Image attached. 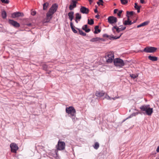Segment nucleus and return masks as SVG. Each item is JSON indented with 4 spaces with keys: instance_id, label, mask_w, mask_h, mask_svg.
Returning <instances> with one entry per match:
<instances>
[{
    "instance_id": "1",
    "label": "nucleus",
    "mask_w": 159,
    "mask_h": 159,
    "mask_svg": "<svg viewBox=\"0 0 159 159\" xmlns=\"http://www.w3.org/2000/svg\"><path fill=\"white\" fill-rule=\"evenodd\" d=\"M58 8V5L57 4H53L49 9L48 11L46 14V22H49L52 19V15L57 11Z\"/></svg>"
},
{
    "instance_id": "2",
    "label": "nucleus",
    "mask_w": 159,
    "mask_h": 159,
    "mask_svg": "<svg viewBox=\"0 0 159 159\" xmlns=\"http://www.w3.org/2000/svg\"><path fill=\"white\" fill-rule=\"evenodd\" d=\"M141 111H144V114L151 116L153 112V108H150V106L148 104H145L141 106L140 107Z\"/></svg>"
},
{
    "instance_id": "3",
    "label": "nucleus",
    "mask_w": 159,
    "mask_h": 159,
    "mask_svg": "<svg viewBox=\"0 0 159 159\" xmlns=\"http://www.w3.org/2000/svg\"><path fill=\"white\" fill-rule=\"evenodd\" d=\"M114 64L115 66L122 67L124 66L125 63L123 61L120 59L117 58L114 60Z\"/></svg>"
},
{
    "instance_id": "4",
    "label": "nucleus",
    "mask_w": 159,
    "mask_h": 159,
    "mask_svg": "<svg viewBox=\"0 0 159 159\" xmlns=\"http://www.w3.org/2000/svg\"><path fill=\"white\" fill-rule=\"evenodd\" d=\"M66 111L67 113L68 114H70L69 116H73L76 115L75 110L74 109V107L72 106L67 107L66 108Z\"/></svg>"
},
{
    "instance_id": "5",
    "label": "nucleus",
    "mask_w": 159,
    "mask_h": 159,
    "mask_svg": "<svg viewBox=\"0 0 159 159\" xmlns=\"http://www.w3.org/2000/svg\"><path fill=\"white\" fill-rule=\"evenodd\" d=\"M105 57L107 63H111L114 60V53L112 52H109L107 53Z\"/></svg>"
},
{
    "instance_id": "6",
    "label": "nucleus",
    "mask_w": 159,
    "mask_h": 159,
    "mask_svg": "<svg viewBox=\"0 0 159 159\" xmlns=\"http://www.w3.org/2000/svg\"><path fill=\"white\" fill-rule=\"evenodd\" d=\"M157 48L154 47H146L143 50V51L147 53H153L156 51Z\"/></svg>"
},
{
    "instance_id": "7",
    "label": "nucleus",
    "mask_w": 159,
    "mask_h": 159,
    "mask_svg": "<svg viewBox=\"0 0 159 159\" xmlns=\"http://www.w3.org/2000/svg\"><path fill=\"white\" fill-rule=\"evenodd\" d=\"M65 143L64 142L58 141L57 145L56 146L57 150H62L65 148Z\"/></svg>"
},
{
    "instance_id": "8",
    "label": "nucleus",
    "mask_w": 159,
    "mask_h": 159,
    "mask_svg": "<svg viewBox=\"0 0 159 159\" xmlns=\"http://www.w3.org/2000/svg\"><path fill=\"white\" fill-rule=\"evenodd\" d=\"M122 34V33H119L117 35V36H114L112 35H111L110 36H108L107 34H105L103 35V36L104 37H106L107 38H109L110 39H119L120 37Z\"/></svg>"
},
{
    "instance_id": "9",
    "label": "nucleus",
    "mask_w": 159,
    "mask_h": 159,
    "mask_svg": "<svg viewBox=\"0 0 159 159\" xmlns=\"http://www.w3.org/2000/svg\"><path fill=\"white\" fill-rule=\"evenodd\" d=\"M11 152L16 153L17 150L18 149V147L15 143H12L10 145Z\"/></svg>"
},
{
    "instance_id": "10",
    "label": "nucleus",
    "mask_w": 159,
    "mask_h": 159,
    "mask_svg": "<svg viewBox=\"0 0 159 159\" xmlns=\"http://www.w3.org/2000/svg\"><path fill=\"white\" fill-rule=\"evenodd\" d=\"M107 19L108 22L111 24L116 23L117 21V18L113 16H109Z\"/></svg>"
},
{
    "instance_id": "11",
    "label": "nucleus",
    "mask_w": 159,
    "mask_h": 159,
    "mask_svg": "<svg viewBox=\"0 0 159 159\" xmlns=\"http://www.w3.org/2000/svg\"><path fill=\"white\" fill-rule=\"evenodd\" d=\"M80 11L83 14H87L89 13V10L84 7L81 6L80 9Z\"/></svg>"
},
{
    "instance_id": "12",
    "label": "nucleus",
    "mask_w": 159,
    "mask_h": 159,
    "mask_svg": "<svg viewBox=\"0 0 159 159\" xmlns=\"http://www.w3.org/2000/svg\"><path fill=\"white\" fill-rule=\"evenodd\" d=\"M112 31L113 33L116 35V33H119V32L121 31L119 27L117 26L116 25H115L112 28Z\"/></svg>"
},
{
    "instance_id": "13",
    "label": "nucleus",
    "mask_w": 159,
    "mask_h": 159,
    "mask_svg": "<svg viewBox=\"0 0 159 159\" xmlns=\"http://www.w3.org/2000/svg\"><path fill=\"white\" fill-rule=\"evenodd\" d=\"M9 22L10 24L11 25L15 27H18L20 26V25L19 23L17 22L14 21L13 20H9Z\"/></svg>"
},
{
    "instance_id": "14",
    "label": "nucleus",
    "mask_w": 159,
    "mask_h": 159,
    "mask_svg": "<svg viewBox=\"0 0 159 159\" xmlns=\"http://www.w3.org/2000/svg\"><path fill=\"white\" fill-rule=\"evenodd\" d=\"M24 15L23 13H21L19 12H14L12 14V17L15 18L16 17H19L20 16H23Z\"/></svg>"
},
{
    "instance_id": "15",
    "label": "nucleus",
    "mask_w": 159,
    "mask_h": 159,
    "mask_svg": "<svg viewBox=\"0 0 159 159\" xmlns=\"http://www.w3.org/2000/svg\"><path fill=\"white\" fill-rule=\"evenodd\" d=\"M105 95V93L103 91H97L95 95L98 97H101Z\"/></svg>"
},
{
    "instance_id": "16",
    "label": "nucleus",
    "mask_w": 159,
    "mask_h": 159,
    "mask_svg": "<svg viewBox=\"0 0 159 159\" xmlns=\"http://www.w3.org/2000/svg\"><path fill=\"white\" fill-rule=\"evenodd\" d=\"M74 12L72 11H70L68 13L69 18L71 22L74 18Z\"/></svg>"
},
{
    "instance_id": "17",
    "label": "nucleus",
    "mask_w": 159,
    "mask_h": 159,
    "mask_svg": "<svg viewBox=\"0 0 159 159\" xmlns=\"http://www.w3.org/2000/svg\"><path fill=\"white\" fill-rule=\"evenodd\" d=\"M100 40H101L102 41H104V40H103L102 39H100V38L98 37H96L90 40V41L91 42H95L98 41Z\"/></svg>"
},
{
    "instance_id": "18",
    "label": "nucleus",
    "mask_w": 159,
    "mask_h": 159,
    "mask_svg": "<svg viewBox=\"0 0 159 159\" xmlns=\"http://www.w3.org/2000/svg\"><path fill=\"white\" fill-rule=\"evenodd\" d=\"M87 27L88 25H85L83 26L82 29L83 30H84L86 32L88 33L90 31V30L89 29H87Z\"/></svg>"
},
{
    "instance_id": "19",
    "label": "nucleus",
    "mask_w": 159,
    "mask_h": 159,
    "mask_svg": "<svg viewBox=\"0 0 159 159\" xmlns=\"http://www.w3.org/2000/svg\"><path fill=\"white\" fill-rule=\"evenodd\" d=\"M148 58L150 60L152 61H155L157 60V58L156 57L149 56L148 57Z\"/></svg>"
},
{
    "instance_id": "20",
    "label": "nucleus",
    "mask_w": 159,
    "mask_h": 159,
    "mask_svg": "<svg viewBox=\"0 0 159 159\" xmlns=\"http://www.w3.org/2000/svg\"><path fill=\"white\" fill-rule=\"evenodd\" d=\"M149 23V22L148 21H145L143 22V23L141 24H140L137 25V28H139L140 27L143 26L145 25H147Z\"/></svg>"
},
{
    "instance_id": "21",
    "label": "nucleus",
    "mask_w": 159,
    "mask_h": 159,
    "mask_svg": "<svg viewBox=\"0 0 159 159\" xmlns=\"http://www.w3.org/2000/svg\"><path fill=\"white\" fill-rule=\"evenodd\" d=\"M76 7V5L75 3H72V2H71V3L69 6V9L70 10H72Z\"/></svg>"
},
{
    "instance_id": "22",
    "label": "nucleus",
    "mask_w": 159,
    "mask_h": 159,
    "mask_svg": "<svg viewBox=\"0 0 159 159\" xmlns=\"http://www.w3.org/2000/svg\"><path fill=\"white\" fill-rule=\"evenodd\" d=\"M99 26L98 25H96L94 28L95 31L94 33L95 34H98V33H99L101 31V30L100 29H98Z\"/></svg>"
},
{
    "instance_id": "23",
    "label": "nucleus",
    "mask_w": 159,
    "mask_h": 159,
    "mask_svg": "<svg viewBox=\"0 0 159 159\" xmlns=\"http://www.w3.org/2000/svg\"><path fill=\"white\" fill-rule=\"evenodd\" d=\"M70 27L71 28V29L72 31L73 32L75 33H77V31L74 28L73 24L72 22H71L70 23Z\"/></svg>"
},
{
    "instance_id": "24",
    "label": "nucleus",
    "mask_w": 159,
    "mask_h": 159,
    "mask_svg": "<svg viewBox=\"0 0 159 159\" xmlns=\"http://www.w3.org/2000/svg\"><path fill=\"white\" fill-rule=\"evenodd\" d=\"M81 18V15L79 13L75 14V19H78V21H80V19Z\"/></svg>"
},
{
    "instance_id": "25",
    "label": "nucleus",
    "mask_w": 159,
    "mask_h": 159,
    "mask_svg": "<svg viewBox=\"0 0 159 159\" xmlns=\"http://www.w3.org/2000/svg\"><path fill=\"white\" fill-rule=\"evenodd\" d=\"M51 153L52 156L56 158L57 157V153L56 151H54L52 152Z\"/></svg>"
},
{
    "instance_id": "26",
    "label": "nucleus",
    "mask_w": 159,
    "mask_h": 159,
    "mask_svg": "<svg viewBox=\"0 0 159 159\" xmlns=\"http://www.w3.org/2000/svg\"><path fill=\"white\" fill-rule=\"evenodd\" d=\"M132 24V23L130 20H125L124 23V24L125 25H130Z\"/></svg>"
},
{
    "instance_id": "27",
    "label": "nucleus",
    "mask_w": 159,
    "mask_h": 159,
    "mask_svg": "<svg viewBox=\"0 0 159 159\" xmlns=\"http://www.w3.org/2000/svg\"><path fill=\"white\" fill-rule=\"evenodd\" d=\"M2 16L3 19H5L7 17V13L6 12L3 10L2 11Z\"/></svg>"
},
{
    "instance_id": "28",
    "label": "nucleus",
    "mask_w": 159,
    "mask_h": 159,
    "mask_svg": "<svg viewBox=\"0 0 159 159\" xmlns=\"http://www.w3.org/2000/svg\"><path fill=\"white\" fill-rule=\"evenodd\" d=\"M93 146L95 149L97 150L99 148V143H98V142H96L95 143L94 145H93Z\"/></svg>"
},
{
    "instance_id": "29",
    "label": "nucleus",
    "mask_w": 159,
    "mask_h": 159,
    "mask_svg": "<svg viewBox=\"0 0 159 159\" xmlns=\"http://www.w3.org/2000/svg\"><path fill=\"white\" fill-rule=\"evenodd\" d=\"M139 113V112L133 113L131 115H130V116H129L127 119L131 118L134 116H135L137 115H138Z\"/></svg>"
},
{
    "instance_id": "30",
    "label": "nucleus",
    "mask_w": 159,
    "mask_h": 159,
    "mask_svg": "<svg viewBox=\"0 0 159 159\" xmlns=\"http://www.w3.org/2000/svg\"><path fill=\"white\" fill-rule=\"evenodd\" d=\"M49 3L48 2H46L44 3L43 5V9L44 10H46L47 9Z\"/></svg>"
},
{
    "instance_id": "31",
    "label": "nucleus",
    "mask_w": 159,
    "mask_h": 159,
    "mask_svg": "<svg viewBox=\"0 0 159 159\" xmlns=\"http://www.w3.org/2000/svg\"><path fill=\"white\" fill-rule=\"evenodd\" d=\"M77 29L79 30V33L81 35L84 36H86V34L84 32H83L82 30H80L78 28H77Z\"/></svg>"
},
{
    "instance_id": "32",
    "label": "nucleus",
    "mask_w": 159,
    "mask_h": 159,
    "mask_svg": "<svg viewBox=\"0 0 159 159\" xmlns=\"http://www.w3.org/2000/svg\"><path fill=\"white\" fill-rule=\"evenodd\" d=\"M130 76L131 78H132L133 79H135L138 76V75L137 74H130Z\"/></svg>"
},
{
    "instance_id": "33",
    "label": "nucleus",
    "mask_w": 159,
    "mask_h": 159,
    "mask_svg": "<svg viewBox=\"0 0 159 159\" xmlns=\"http://www.w3.org/2000/svg\"><path fill=\"white\" fill-rule=\"evenodd\" d=\"M88 23L90 25H93L94 23V21L93 20L91 19L90 20V21L89 19H88Z\"/></svg>"
},
{
    "instance_id": "34",
    "label": "nucleus",
    "mask_w": 159,
    "mask_h": 159,
    "mask_svg": "<svg viewBox=\"0 0 159 159\" xmlns=\"http://www.w3.org/2000/svg\"><path fill=\"white\" fill-rule=\"evenodd\" d=\"M120 2L122 4L125 5L128 3L127 0H120Z\"/></svg>"
},
{
    "instance_id": "35",
    "label": "nucleus",
    "mask_w": 159,
    "mask_h": 159,
    "mask_svg": "<svg viewBox=\"0 0 159 159\" xmlns=\"http://www.w3.org/2000/svg\"><path fill=\"white\" fill-rule=\"evenodd\" d=\"M134 13V12L133 11H127V12H126V13H127L126 15L129 16V15H130V16H132L133 15Z\"/></svg>"
},
{
    "instance_id": "36",
    "label": "nucleus",
    "mask_w": 159,
    "mask_h": 159,
    "mask_svg": "<svg viewBox=\"0 0 159 159\" xmlns=\"http://www.w3.org/2000/svg\"><path fill=\"white\" fill-rule=\"evenodd\" d=\"M134 7L136 10L141 7V6H138L136 3H134Z\"/></svg>"
},
{
    "instance_id": "37",
    "label": "nucleus",
    "mask_w": 159,
    "mask_h": 159,
    "mask_svg": "<svg viewBox=\"0 0 159 159\" xmlns=\"http://www.w3.org/2000/svg\"><path fill=\"white\" fill-rule=\"evenodd\" d=\"M99 2H97V3L98 5H101L103 6V0H99Z\"/></svg>"
},
{
    "instance_id": "38",
    "label": "nucleus",
    "mask_w": 159,
    "mask_h": 159,
    "mask_svg": "<svg viewBox=\"0 0 159 159\" xmlns=\"http://www.w3.org/2000/svg\"><path fill=\"white\" fill-rule=\"evenodd\" d=\"M119 27V28L120 29L121 31L125 30L126 28V27L122 25H120Z\"/></svg>"
},
{
    "instance_id": "39",
    "label": "nucleus",
    "mask_w": 159,
    "mask_h": 159,
    "mask_svg": "<svg viewBox=\"0 0 159 159\" xmlns=\"http://www.w3.org/2000/svg\"><path fill=\"white\" fill-rule=\"evenodd\" d=\"M69 116L71 117L73 121H75L76 120L77 118L75 117V116Z\"/></svg>"
},
{
    "instance_id": "40",
    "label": "nucleus",
    "mask_w": 159,
    "mask_h": 159,
    "mask_svg": "<svg viewBox=\"0 0 159 159\" xmlns=\"http://www.w3.org/2000/svg\"><path fill=\"white\" fill-rule=\"evenodd\" d=\"M122 11H123L122 10H120L119 11L118 13H117V15L118 16H119V17H120V16H121L120 15L121 14V13H122Z\"/></svg>"
},
{
    "instance_id": "41",
    "label": "nucleus",
    "mask_w": 159,
    "mask_h": 159,
    "mask_svg": "<svg viewBox=\"0 0 159 159\" xmlns=\"http://www.w3.org/2000/svg\"><path fill=\"white\" fill-rule=\"evenodd\" d=\"M104 98L106 99H110V97L108 95L106 94L105 95Z\"/></svg>"
},
{
    "instance_id": "42",
    "label": "nucleus",
    "mask_w": 159,
    "mask_h": 159,
    "mask_svg": "<svg viewBox=\"0 0 159 159\" xmlns=\"http://www.w3.org/2000/svg\"><path fill=\"white\" fill-rule=\"evenodd\" d=\"M31 14L33 16H34L36 14V12L35 11H32L31 12Z\"/></svg>"
},
{
    "instance_id": "43",
    "label": "nucleus",
    "mask_w": 159,
    "mask_h": 159,
    "mask_svg": "<svg viewBox=\"0 0 159 159\" xmlns=\"http://www.w3.org/2000/svg\"><path fill=\"white\" fill-rule=\"evenodd\" d=\"M71 2H72V3H75V4L77 3V2L76 0H71Z\"/></svg>"
},
{
    "instance_id": "44",
    "label": "nucleus",
    "mask_w": 159,
    "mask_h": 159,
    "mask_svg": "<svg viewBox=\"0 0 159 159\" xmlns=\"http://www.w3.org/2000/svg\"><path fill=\"white\" fill-rule=\"evenodd\" d=\"M118 10L117 9H115L114 11V13L116 14L117 13V12L118 11Z\"/></svg>"
},
{
    "instance_id": "45",
    "label": "nucleus",
    "mask_w": 159,
    "mask_h": 159,
    "mask_svg": "<svg viewBox=\"0 0 159 159\" xmlns=\"http://www.w3.org/2000/svg\"><path fill=\"white\" fill-rule=\"evenodd\" d=\"M9 0H5V1L4 3L8 4L9 3Z\"/></svg>"
},
{
    "instance_id": "46",
    "label": "nucleus",
    "mask_w": 159,
    "mask_h": 159,
    "mask_svg": "<svg viewBox=\"0 0 159 159\" xmlns=\"http://www.w3.org/2000/svg\"><path fill=\"white\" fill-rule=\"evenodd\" d=\"M99 16H100L98 14L95 16V18H96L97 19H98Z\"/></svg>"
},
{
    "instance_id": "47",
    "label": "nucleus",
    "mask_w": 159,
    "mask_h": 159,
    "mask_svg": "<svg viewBox=\"0 0 159 159\" xmlns=\"http://www.w3.org/2000/svg\"><path fill=\"white\" fill-rule=\"evenodd\" d=\"M156 151L157 152H159V146L157 148L156 150Z\"/></svg>"
},
{
    "instance_id": "48",
    "label": "nucleus",
    "mask_w": 159,
    "mask_h": 159,
    "mask_svg": "<svg viewBox=\"0 0 159 159\" xmlns=\"http://www.w3.org/2000/svg\"><path fill=\"white\" fill-rule=\"evenodd\" d=\"M156 151L157 152H159V146L157 148L156 150Z\"/></svg>"
},
{
    "instance_id": "49",
    "label": "nucleus",
    "mask_w": 159,
    "mask_h": 159,
    "mask_svg": "<svg viewBox=\"0 0 159 159\" xmlns=\"http://www.w3.org/2000/svg\"><path fill=\"white\" fill-rule=\"evenodd\" d=\"M140 2L141 3H144V0H140Z\"/></svg>"
},
{
    "instance_id": "50",
    "label": "nucleus",
    "mask_w": 159,
    "mask_h": 159,
    "mask_svg": "<svg viewBox=\"0 0 159 159\" xmlns=\"http://www.w3.org/2000/svg\"><path fill=\"white\" fill-rule=\"evenodd\" d=\"M94 12H95V13H97V12H98V10H97V9H95L94 10Z\"/></svg>"
},
{
    "instance_id": "51",
    "label": "nucleus",
    "mask_w": 159,
    "mask_h": 159,
    "mask_svg": "<svg viewBox=\"0 0 159 159\" xmlns=\"http://www.w3.org/2000/svg\"><path fill=\"white\" fill-rule=\"evenodd\" d=\"M126 16L127 17V20H129V16L126 15Z\"/></svg>"
},
{
    "instance_id": "52",
    "label": "nucleus",
    "mask_w": 159,
    "mask_h": 159,
    "mask_svg": "<svg viewBox=\"0 0 159 159\" xmlns=\"http://www.w3.org/2000/svg\"><path fill=\"white\" fill-rule=\"evenodd\" d=\"M75 21L77 23H78V21H78V19H75Z\"/></svg>"
},
{
    "instance_id": "53",
    "label": "nucleus",
    "mask_w": 159,
    "mask_h": 159,
    "mask_svg": "<svg viewBox=\"0 0 159 159\" xmlns=\"http://www.w3.org/2000/svg\"><path fill=\"white\" fill-rule=\"evenodd\" d=\"M140 8H139V9H137V12L138 13H139L140 12Z\"/></svg>"
},
{
    "instance_id": "54",
    "label": "nucleus",
    "mask_w": 159,
    "mask_h": 159,
    "mask_svg": "<svg viewBox=\"0 0 159 159\" xmlns=\"http://www.w3.org/2000/svg\"><path fill=\"white\" fill-rule=\"evenodd\" d=\"M89 1L90 2V4H91L92 2V0H89Z\"/></svg>"
},
{
    "instance_id": "55",
    "label": "nucleus",
    "mask_w": 159,
    "mask_h": 159,
    "mask_svg": "<svg viewBox=\"0 0 159 159\" xmlns=\"http://www.w3.org/2000/svg\"><path fill=\"white\" fill-rule=\"evenodd\" d=\"M1 0V2H2V3H4V2H5V0Z\"/></svg>"
},
{
    "instance_id": "56",
    "label": "nucleus",
    "mask_w": 159,
    "mask_h": 159,
    "mask_svg": "<svg viewBox=\"0 0 159 159\" xmlns=\"http://www.w3.org/2000/svg\"><path fill=\"white\" fill-rule=\"evenodd\" d=\"M156 159H159V156H157Z\"/></svg>"
},
{
    "instance_id": "57",
    "label": "nucleus",
    "mask_w": 159,
    "mask_h": 159,
    "mask_svg": "<svg viewBox=\"0 0 159 159\" xmlns=\"http://www.w3.org/2000/svg\"><path fill=\"white\" fill-rule=\"evenodd\" d=\"M47 68V66L46 65H45L44 69H45Z\"/></svg>"
},
{
    "instance_id": "58",
    "label": "nucleus",
    "mask_w": 159,
    "mask_h": 159,
    "mask_svg": "<svg viewBox=\"0 0 159 159\" xmlns=\"http://www.w3.org/2000/svg\"><path fill=\"white\" fill-rule=\"evenodd\" d=\"M135 22H136V21H134L133 22H132V24H134V23H135Z\"/></svg>"
},
{
    "instance_id": "59",
    "label": "nucleus",
    "mask_w": 159,
    "mask_h": 159,
    "mask_svg": "<svg viewBox=\"0 0 159 159\" xmlns=\"http://www.w3.org/2000/svg\"><path fill=\"white\" fill-rule=\"evenodd\" d=\"M28 26L30 25H31V24H28Z\"/></svg>"
},
{
    "instance_id": "60",
    "label": "nucleus",
    "mask_w": 159,
    "mask_h": 159,
    "mask_svg": "<svg viewBox=\"0 0 159 159\" xmlns=\"http://www.w3.org/2000/svg\"><path fill=\"white\" fill-rule=\"evenodd\" d=\"M114 6H116V3H114Z\"/></svg>"
},
{
    "instance_id": "61",
    "label": "nucleus",
    "mask_w": 159,
    "mask_h": 159,
    "mask_svg": "<svg viewBox=\"0 0 159 159\" xmlns=\"http://www.w3.org/2000/svg\"><path fill=\"white\" fill-rule=\"evenodd\" d=\"M118 25H120V23H118Z\"/></svg>"
}]
</instances>
